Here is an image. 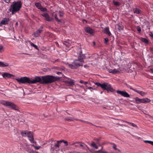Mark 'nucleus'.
<instances>
[{
	"mask_svg": "<svg viewBox=\"0 0 153 153\" xmlns=\"http://www.w3.org/2000/svg\"><path fill=\"white\" fill-rule=\"evenodd\" d=\"M16 80L19 84H21L27 83L28 84H34L37 82H40L41 81V79L39 77H36L34 79L32 80L27 77H23L19 79H16Z\"/></svg>",
	"mask_w": 153,
	"mask_h": 153,
	"instance_id": "1",
	"label": "nucleus"
},
{
	"mask_svg": "<svg viewBox=\"0 0 153 153\" xmlns=\"http://www.w3.org/2000/svg\"><path fill=\"white\" fill-rule=\"evenodd\" d=\"M42 79L43 81L42 83L48 84L58 81L59 80L60 78L53 76L48 75L42 76Z\"/></svg>",
	"mask_w": 153,
	"mask_h": 153,
	"instance_id": "2",
	"label": "nucleus"
},
{
	"mask_svg": "<svg viewBox=\"0 0 153 153\" xmlns=\"http://www.w3.org/2000/svg\"><path fill=\"white\" fill-rule=\"evenodd\" d=\"M83 62L84 60L82 59H75L72 64L68 65V66L72 69H76L80 66H82Z\"/></svg>",
	"mask_w": 153,
	"mask_h": 153,
	"instance_id": "3",
	"label": "nucleus"
},
{
	"mask_svg": "<svg viewBox=\"0 0 153 153\" xmlns=\"http://www.w3.org/2000/svg\"><path fill=\"white\" fill-rule=\"evenodd\" d=\"M21 134L24 137H27L28 140L31 143H35L34 141V139L33 135V134L31 131H28L26 130H23L21 131Z\"/></svg>",
	"mask_w": 153,
	"mask_h": 153,
	"instance_id": "4",
	"label": "nucleus"
},
{
	"mask_svg": "<svg viewBox=\"0 0 153 153\" xmlns=\"http://www.w3.org/2000/svg\"><path fill=\"white\" fill-rule=\"evenodd\" d=\"M95 84L97 86H100L103 90H106L108 93L109 91L113 92L115 90L111 87L110 85L107 83H104L102 84L99 82H96Z\"/></svg>",
	"mask_w": 153,
	"mask_h": 153,
	"instance_id": "5",
	"label": "nucleus"
},
{
	"mask_svg": "<svg viewBox=\"0 0 153 153\" xmlns=\"http://www.w3.org/2000/svg\"><path fill=\"white\" fill-rule=\"evenodd\" d=\"M1 103L3 105H4L9 108H11L15 110H18V107L14 104L11 102H8L6 101H2Z\"/></svg>",
	"mask_w": 153,
	"mask_h": 153,
	"instance_id": "6",
	"label": "nucleus"
},
{
	"mask_svg": "<svg viewBox=\"0 0 153 153\" xmlns=\"http://www.w3.org/2000/svg\"><path fill=\"white\" fill-rule=\"evenodd\" d=\"M136 104L146 103L149 102L151 100L147 98L140 99L138 97L134 98Z\"/></svg>",
	"mask_w": 153,
	"mask_h": 153,
	"instance_id": "7",
	"label": "nucleus"
},
{
	"mask_svg": "<svg viewBox=\"0 0 153 153\" xmlns=\"http://www.w3.org/2000/svg\"><path fill=\"white\" fill-rule=\"evenodd\" d=\"M62 141H56L51 140V149L54 150V149H57L59 148Z\"/></svg>",
	"mask_w": 153,
	"mask_h": 153,
	"instance_id": "8",
	"label": "nucleus"
},
{
	"mask_svg": "<svg viewBox=\"0 0 153 153\" xmlns=\"http://www.w3.org/2000/svg\"><path fill=\"white\" fill-rule=\"evenodd\" d=\"M22 3L20 1L14 2L11 5L12 10H20L22 7Z\"/></svg>",
	"mask_w": 153,
	"mask_h": 153,
	"instance_id": "9",
	"label": "nucleus"
},
{
	"mask_svg": "<svg viewBox=\"0 0 153 153\" xmlns=\"http://www.w3.org/2000/svg\"><path fill=\"white\" fill-rule=\"evenodd\" d=\"M116 92L117 94H120L123 97L129 98L130 95L125 91H120V90H117Z\"/></svg>",
	"mask_w": 153,
	"mask_h": 153,
	"instance_id": "10",
	"label": "nucleus"
},
{
	"mask_svg": "<svg viewBox=\"0 0 153 153\" xmlns=\"http://www.w3.org/2000/svg\"><path fill=\"white\" fill-rule=\"evenodd\" d=\"M10 19L9 18H4L0 22V26L1 27L3 25H7L8 24Z\"/></svg>",
	"mask_w": 153,
	"mask_h": 153,
	"instance_id": "11",
	"label": "nucleus"
},
{
	"mask_svg": "<svg viewBox=\"0 0 153 153\" xmlns=\"http://www.w3.org/2000/svg\"><path fill=\"white\" fill-rule=\"evenodd\" d=\"M43 26H41L34 33V36L35 37H38L42 31V29Z\"/></svg>",
	"mask_w": 153,
	"mask_h": 153,
	"instance_id": "12",
	"label": "nucleus"
},
{
	"mask_svg": "<svg viewBox=\"0 0 153 153\" xmlns=\"http://www.w3.org/2000/svg\"><path fill=\"white\" fill-rule=\"evenodd\" d=\"M84 30L86 33H89L91 35H93L94 33V30L91 28L89 27H86L84 28Z\"/></svg>",
	"mask_w": 153,
	"mask_h": 153,
	"instance_id": "13",
	"label": "nucleus"
},
{
	"mask_svg": "<svg viewBox=\"0 0 153 153\" xmlns=\"http://www.w3.org/2000/svg\"><path fill=\"white\" fill-rule=\"evenodd\" d=\"M130 89L134 91L137 92L138 94H140L142 97H145L147 94L146 93L144 92L143 91H140V90H137L135 89H134L131 87L130 88Z\"/></svg>",
	"mask_w": 153,
	"mask_h": 153,
	"instance_id": "14",
	"label": "nucleus"
},
{
	"mask_svg": "<svg viewBox=\"0 0 153 153\" xmlns=\"http://www.w3.org/2000/svg\"><path fill=\"white\" fill-rule=\"evenodd\" d=\"M42 15L45 17V19L47 21L49 22L51 21L53 19L52 18H50L48 13H44L42 14Z\"/></svg>",
	"mask_w": 153,
	"mask_h": 153,
	"instance_id": "15",
	"label": "nucleus"
},
{
	"mask_svg": "<svg viewBox=\"0 0 153 153\" xmlns=\"http://www.w3.org/2000/svg\"><path fill=\"white\" fill-rule=\"evenodd\" d=\"M2 76L3 78H10L11 77L13 76V75L7 72L4 73L2 74Z\"/></svg>",
	"mask_w": 153,
	"mask_h": 153,
	"instance_id": "16",
	"label": "nucleus"
},
{
	"mask_svg": "<svg viewBox=\"0 0 153 153\" xmlns=\"http://www.w3.org/2000/svg\"><path fill=\"white\" fill-rule=\"evenodd\" d=\"M104 33L108 35L109 36H110L111 35V33L110 32L109 27H108L105 28V29L104 30Z\"/></svg>",
	"mask_w": 153,
	"mask_h": 153,
	"instance_id": "17",
	"label": "nucleus"
},
{
	"mask_svg": "<svg viewBox=\"0 0 153 153\" xmlns=\"http://www.w3.org/2000/svg\"><path fill=\"white\" fill-rule=\"evenodd\" d=\"M65 82L66 84L69 86H72L74 85V80L71 79H70L69 80L65 81Z\"/></svg>",
	"mask_w": 153,
	"mask_h": 153,
	"instance_id": "18",
	"label": "nucleus"
},
{
	"mask_svg": "<svg viewBox=\"0 0 153 153\" xmlns=\"http://www.w3.org/2000/svg\"><path fill=\"white\" fill-rule=\"evenodd\" d=\"M35 5L36 7L38 9H40V10H47L46 8L42 7L39 3H35Z\"/></svg>",
	"mask_w": 153,
	"mask_h": 153,
	"instance_id": "19",
	"label": "nucleus"
},
{
	"mask_svg": "<svg viewBox=\"0 0 153 153\" xmlns=\"http://www.w3.org/2000/svg\"><path fill=\"white\" fill-rule=\"evenodd\" d=\"M75 119H76V118H74L71 117H67L65 119L66 120L69 122L74 121V120H75Z\"/></svg>",
	"mask_w": 153,
	"mask_h": 153,
	"instance_id": "20",
	"label": "nucleus"
},
{
	"mask_svg": "<svg viewBox=\"0 0 153 153\" xmlns=\"http://www.w3.org/2000/svg\"><path fill=\"white\" fill-rule=\"evenodd\" d=\"M8 64L7 63H4L3 62H0V67H5L8 66Z\"/></svg>",
	"mask_w": 153,
	"mask_h": 153,
	"instance_id": "21",
	"label": "nucleus"
},
{
	"mask_svg": "<svg viewBox=\"0 0 153 153\" xmlns=\"http://www.w3.org/2000/svg\"><path fill=\"white\" fill-rule=\"evenodd\" d=\"M141 41L142 42H143L145 43L148 44L149 43V41L147 39L145 38H141Z\"/></svg>",
	"mask_w": 153,
	"mask_h": 153,
	"instance_id": "22",
	"label": "nucleus"
},
{
	"mask_svg": "<svg viewBox=\"0 0 153 153\" xmlns=\"http://www.w3.org/2000/svg\"><path fill=\"white\" fill-rule=\"evenodd\" d=\"M124 122L127 123H128V124L131 126H132L134 127H136L137 126L134 123H130L127 121H124Z\"/></svg>",
	"mask_w": 153,
	"mask_h": 153,
	"instance_id": "23",
	"label": "nucleus"
},
{
	"mask_svg": "<svg viewBox=\"0 0 153 153\" xmlns=\"http://www.w3.org/2000/svg\"><path fill=\"white\" fill-rule=\"evenodd\" d=\"M91 146L94 148L95 149H97L98 147L94 142H92L91 143Z\"/></svg>",
	"mask_w": 153,
	"mask_h": 153,
	"instance_id": "24",
	"label": "nucleus"
},
{
	"mask_svg": "<svg viewBox=\"0 0 153 153\" xmlns=\"http://www.w3.org/2000/svg\"><path fill=\"white\" fill-rule=\"evenodd\" d=\"M30 45H31V46L34 47L35 48V49H36L38 50V48L37 47V46H36V45H34V43H33L31 42H30Z\"/></svg>",
	"mask_w": 153,
	"mask_h": 153,
	"instance_id": "25",
	"label": "nucleus"
},
{
	"mask_svg": "<svg viewBox=\"0 0 153 153\" xmlns=\"http://www.w3.org/2000/svg\"><path fill=\"white\" fill-rule=\"evenodd\" d=\"M113 2L114 4L116 6H118L120 5V4L119 2L116 1L114 0L113 1Z\"/></svg>",
	"mask_w": 153,
	"mask_h": 153,
	"instance_id": "26",
	"label": "nucleus"
},
{
	"mask_svg": "<svg viewBox=\"0 0 153 153\" xmlns=\"http://www.w3.org/2000/svg\"><path fill=\"white\" fill-rule=\"evenodd\" d=\"M79 56L81 58H82L83 59V58L85 57V55L83 54L82 53V51H81L79 52Z\"/></svg>",
	"mask_w": 153,
	"mask_h": 153,
	"instance_id": "27",
	"label": "nucleus"
},
{
	"mask_svg": "<svg viewBox=\"0 0 153 153\" xmlns=\"http://www.w3.org/2000/svg\"><path fill=\"white\" fill-rule=\"evenodd\" d=\"M71 145H74L76 147H79V143H72Z\"/></svg>",
	"mask_w": 153,
	"mask_h": 153,
	"instance_id": "28",
	"label": "nucleus"
},
{
	"mask_svg": "<svg viewBox=\"0 0 153 153\" xmlns=\"http://www.w3.org/2000/svg\"><path fill=\"white\" fill-rule=\"evenodd\" d=\"M144 142L146 143H149V144H151L152 146H153V142L149 140H144Z\"/></svg>",
	"mask_w": 153,
	"mask_h": 153,
	"instance_id": "29",
	"label": "nucleus"
},
{
	"mask_svg": "<svg viewBox=\"0 0 153 153\" xmlns=\"http://www.w3.org/2000/svg\"><path fill=\"white\" fill-rule=\"evenodd\" d=\"M117 29H118L119 31H120L123 29V27L121 26H120L119 25H117Z\"/></svg>",
	"mask_w": 153,
	"mask_h": 153,
	"instance_id": "30",
	"label": "nucleus"
},
{
	"mask_svg": "<svg viewBox=\"0 0 153 153\" xmlns=\"http://www.w3.org/2000/svg\"><path fill=\"white\" fill-rule=\"evenodd\" d=\"M31 146L35 148V149L36 150H38L41 148V146H35L34 145H32Z\"/></svg>",
	"mask_w": 153,
	"mask_h": 153,
	"instance_id": "31",
	"label": "nucleus"
},
{
	"mask_svg": "<svg viewBox=\"0 0 153 153\" xmlns=\"http://www.w3.org/2000/svg\"><path fill=\"white\" fill-rule=\"evenodd\" d=\"M9 12H8V13L10 12H12V14L13 15L16 13L19 10H9Z\"/></svg>",
	"mask_w": 153,
	"mask_h": 153,
	"instance_id": "32",
	"label": "nucleus"
},
{
	"mask_svg": "<svg viewBox=\"0 0 153 153\" xmlns=\"http://www.w3.org/2000/svg\"><path fill=\"white\" fill-rule=\"evenodd\" d=\"M54 17L56 21H57L58 22H61V20H59V19H58V18L57 16V15L56 14H54Z\"/></svg>",
	"mask_w": 153,
	"mask_h": 153,
	"instance_id": "33",
	"label": "nucleus"
},
{
	"mask_svg": "<svg viewBox=\"0 0 153 153\" xmlns=\"http://www.w3.org/2000/svg\"><path fill=\"white\" fill-rule=\"evenodd\" d=\"M117 71H117L116 69H114L112 70V71H110V73L115 74L117 73Z\"/></svg>",
	"mask_w": 153,
	"mask_h": 153,
	"instance_id": "34",
	"label": "nucleus"
},
{
	"mask_svg": "<svg viewBox=\"0 0 153 153\" xmlns=\"http://www.w3.org/2000/svg\"><path fill=\"white\" fill-rule=\"evenodd\" d=\"M134 13L139 14L141 13V10H134Z\"/></svg>",
	"mask_w": 153,
	"mask_h": 153,
	"instance_id": "35",
	"label": "nucleus"
},
{
	"mask_svg": "<svg viewBox=\"0 0 153 153\" xmlns=\"http://www.w3.org/2000/svg\"><path fill=\"white\" fill-rule=\"evenodd\" d=\"M59 16L60 17H62L63 15V13L60 10H59Z\"/></svg>",
	"mask_w": 153,
	"mask_h": 153,
	"instance_id": "36",
	"label": "nucleus"
},
{
	"mask_svg": "<svg viewBox=\"0 0 153 153\" xmlns=\"http://www.w3.org/2000/svg\"><path fill=\"white\" fill-rule=\"evenodd\" d=\"M116 146L115 144H114V146H113V148L115 150H117V151L120 152V150L119 149H117L116 148Z\"/></svg>",
	"mask_w": 153,
	"mask_h": 153,
	"instance_id": "37",
	"label": "nucleus"
},
{
	"mask_svg": "<svg viewBox=\"0 0 153 153\" xmlns=\"http://www.w3.org/2000/svg\"><path fill=\"white\" fill-rule=\"evenodd\" d=\"M60 141H62V143L63 142V143H64L65 144L66 146H67L68 145V142L67 141H65L64 140H60Z\"/></svg>",
	"mask_w": 153,
	"mask_h": 153,
	"instance_id": "38",
	"label": "nucleus"
},
{
	"mask_svg": "<svg viewBox=\"0 0 153 153\" xmlns=\"http://www.w3.org/2000/svg\"><path fill=\"white\" fill-rule=\"evenodd\" d=\"M97 153H107L106 152H103L101 150V149H100L97 151Z\"/></svg>",
	"mask_w": 153,
	"mask_h": 153,
	"instance_id": "39",
	"label": "nucleus"
},
{
	"mask_svg": "<svg viewBox=\"0 0 153 153\" xmlns=\"http://www.w3.org/2000/svg\"><path fill=\"white\" fill-rule=\"evenodd\" d=\"M3 52V47L2 45H0V52Z\"/></svg>",
	"mask_w": 153,
	"mask_h": 153,
	"instance_id": "40",
	"label": "nucleus"
},
{
	"mask_svg": "<svg viewBox=\"0 0 153 153\" xmlns=\"http://www.w3.org/2000/svg\"><path fill=\"white\" fill-rule=\"evenodd\" d=\"M87 89L90 90L91 91H92L93 90H95V89L91 87H88Z\"/></svg>",
	"mask_w": 153,
	"mask_h": 153,
	"instance_id": "41",
	"label": "nucleus"
},
{
	"mask_svg": "<svg viewBox=\"0 0 153 153\" xmlns=\"http://www.w3.org/2000/svg\"><path fill=\"white\" fill-rule=\"evenodd\" d=\"M105 41H104V43H105L106 44H107V43L108 42V38H105Z\"/></svg>",
	"mask_w": 153,
	"mask_h": 153,
	"instance_id": "42",
	"label": "nucleus"
},
{
	"mask_svg": "<svg viewBox=\"0 0 153 153\" xmlns=\"http://www.w3.org/2000/svg\"><path fill=\"white\" fill-rule=\"evenodd\" d=\"M141 30L140 27H138L137 28V31H138L139 33H140Z\"/></svg>",
	"mask_w": 153,
	"mask_h": 153,
	"instance_id": "43",
	"label": "nucleus"
},
{
	"mask_svg": "<svg viewBox=\"0 0 153 153\" xmlns=\"http://www.w3.org/2000/svg\"><path fill=\"white\" fill-rule=\"evenodd\" d=\"M75 120H76V121H81V122H84V123H85V121L84 120H80V119H75Z\"/></svg>",
	"mask_w": 153,
	"mask_h": 153,
	"instance_id": "44",
	"label": "nucleus"
},
{
	"mask_svg": "<svg viewBox=\"0 0 153 153\" xmlns=\"http://www.w3.org/2000/svg\"><path fill=\"white\" fill-rule=\"evenodd\" d=\"M79 147L80 146V147H82V148H83V147H84V146L82 145V144H80L79 142Z\"/></svg>",
	"mask_w": 153,
	"mask_h": 153,
	"instance_id": "45",
	"label": "nucleus"
},
{
	"mask_svg": "<svg viewBox=\"0 0 153 153\" xmlns=\"http://www.w3.org/2000/svg\"><path fill=\"white\" fill-rule=\"evenodd\" d=\"M65 69V68L63 67H62L61 68H59V70H64V69Z\"/></svg>",
	"mask_w": 153,
	"mask_h": 153,
	"instance_id": "46",
	"label": "nucleus"
},
{
	"mask_svg": "<svg viewBox=\"0 0 153 153\" xmlns=\"http://www.w3.org/2000/svg\"><path fill=\"white\" fill-rule=\"evenodd\" d=\"M82 21L84 24H85V23H87V21L85 19H83L82 20Z\"/></svg>",
	"mask_w": 153,
	"mask_h": 153,
	"instance_id": "47",
	"label": "nucleus"
},
{
	"mask_svg": "<svg viewBox=\"0 0 153 153\" xmlns=\"http://www.w3.org/2000/svg\"><path fill=\"white\" fill-rule=\"evenodd\" d=\"M10 0H4V1L7 3H9L10 2Z\"/></svg>",
	"mask_w": 153,
	"mask_h": 153,
	"instance_id": "48",
	"label": "nucleus"
},
{
	"mask_svg": "<svg viewBox=\"0 0 153 153\" xmlns=\"http://www.w3.org/2000/svg\"><path fill=\"white\" fill-rule=\"evenodd\" d=\"M150 36L153 38V33H152V32H151L149 34Z\"/></svg>",
	"mask_w": 153,
	"mask_h": 153,
	"instance_id": "49",
	"label": "nucleus"
},
{
	"mask_svg": "<svg viewBox=\"0 0 153 153\" xmlns=\"http://www.w3.org/2000/svg\"><path fill=\"white\" fill-rule=\"evenodd\" d=\"M100 139V138H96L95 139V140H96L98 142L99 141Z\"/></svg>",
	"mask_w": 153,
	"mask_h": 153,
	"instance_id": "50",
	"label": "nucleus"
},
{
	"mask_svg": "<svg viewBox=\"0 0 153 153\" xmlns=\"http://www.w3.org/2000/svg\"><path fill=\"white\" fill-rule=\"evenodd\" d=\"M79 82L81 84H84V82L83 80H80V81H79Z\"/></svg>",
	"mask_w": 153,
	"mask_h": 153,
	"instance_id": "51",
	"label": "nucleus"
},
{
	"mask_svg": "<svg viewBox=\"0 0 153 153\" xmlns=\"http://www.w3.org/2000/svg\"><path fill=\"white\" fill-rule=\"evenodd\" d=\"M62 73L60 72H56V74L58 75H59L60 74H61Z\"/></svg>",
	"mask_w": 153,
	"mask_h": 153,
	"instance_id": "52",
	"label": "nucleus"
},
{
	"mask_svg": "<svg viewBox=\"0 0 153 153\" xmlns=\"http://www.w3.org/2000/svg\"><path fill=\"white\" fill-rule=\"evenodd\" d=\"M88 82H84V85H86L87 84H88Z\"/></svg>",
	"mask_w": 153,
	"mask_h": 153,
	"instance_id": "53",
	"label": "nucleus"
},
{
	"mask_svg": "<svg viewBox=\"0 0 153 153\" xmlns=\"http://www.w3.org/2000/svg\"><path fill=\"white\" fill-rule=\"evenodd\" d=\"M87 123H88V124H91V125H93L94 126V125L93 124L91 123L88 122H87Z\"/></svg>",
	"mask_w": 153,
	"mask_h": 153,
	"instance_id": "54",
	"label": "nucleus"
},
{
	"mask_svg": "<svg viewBox=\"0 0 153 153\" xmlns=\"http://www.w3.org/2000/svg\"><path fill=\"white\" fill-rule=\"evenodd\" d=\"M19 25V23H18V22H17L16 23V24H15V25L16 26H18Z\"/></svg>",
	"mask_w": 153,
	"mask_h": 153,
	"instance_id": "55",
	"label": "nucleus"
},
{
	"mask_svg": "<svg viewBox=\"0 0 153 153\" xmlns=\"http://www.w3.org/2000/svg\"><path fill=\"white\" fill-rule=\"evenodd\" d=\"M59 60V59H56L55 60V61L54 62H57V61H58Z\"/></svg>",
	"mask_w": 153,
	"mask_h": 153,
	"instance_id": "56",
	"label": "nucleus"
},
{
	"mask_svg": "<svg viewBox=\"0 0 153 153\" xmlns=\"http://www.w3.org/2000/svg\"><path fill=\"white\" fill-rule=\"evenodd\" d=\"M79 113L80 114H82V112H81V111H79Z\"/></svg>",
	"mask_w": 153,
	"mask_h": 153,
	"instance_id": "57",
	"label": "nucleus"
},
{
	"mask_svg": "<svg viewBox=\"0 0 153 153\" xmlns=\"http://www.w3.org/2000/svg\"><path fill=\"white\" fill-rule=\"evenodd\" d=\"M112 70H109V73H110V71H112Z\"/></svg>",
	"mask_w": 153,
	"mask_h": 153,
	"instance_id": "58",
	"label": "nucleus"
},
{
	"mask_svg": "<svg viewBox=\"0 0 153 153\" xmlns=\"http://www.w3.org/2000/svg\"><path fill=\"white\" fill-rule=\"evenodd\" d=\"M68 43V42H65V45H66V43Z\"/></svg>",
	"mask_w": 153,
	"mask_h": 153,
	"instance_id": "59",
	"label": "nucleus"
},
{
	"mask_svg": "<svg viewBox=\"0 0 153 153\" xmlns=\"http://www.w3.org/2000/svg\"><path fill=\"white\" fill-rule=\"evenodd\" d=\"M88 122L85 121V123H87V122Z\"/></svg>",
	"mask_w": 153,
	"mask_h": 153,
	"instance_id": "60",
	"label": "nucleus"
},
{
	"mask_svg": "<svg viewBox=\"0 0 153 153\" xmlns=\"http://www.w3.org/2000/svg\"><path fill=\"white\" fill-rule=\"evenodd\" d=\"M86 65H84V67H85H85H86Z\"/></svg>",
	"mask_w": 153,
	"mask_h": 153,
	"instance_id": "61",
	"label": "nucleus"
},
{
	"mask_svg": "<svg viewBox=\"0 0 153 153\" xmlns=\"http://www.w3.org/2000/svg\"><path fill=\"white\" fill-rule=\"evenodd\" d=\"M102 92H103V91H101V94H102Z\"/></svg>",
	"mask_w": 153,
	"mask_h": 153,
	"instance_id": "62",
	"label": "nucleus"
},
{
	"mask_svg": "<svg viewBox=\"0 0 153 153\" xmlns=\"http://www.w3.org/2000/svg\"><path fill=\"white\" fill-rule=\"evenodd\" d=\"M42 10V11H46V10Z\"/></svg>",
	"mask_w": 153,
	"mask_h": 153,
	"instance_id": "63",
	"label": "nucleus"
},
{
	"mask_svg": "<svg viewBox=\"0 0 153 153\" xmlns=\"http://www.w3.org/2000/svg\"><path fill=\"white\" fill-rule=\"evenodd\" d=\"M110 153H114V152H110Z\"/></svg>",
	"mask_w": 153,
	"mask_h": 153,
	"instance_id": "64",
	"label": "nucleus"
}]
</instances>
